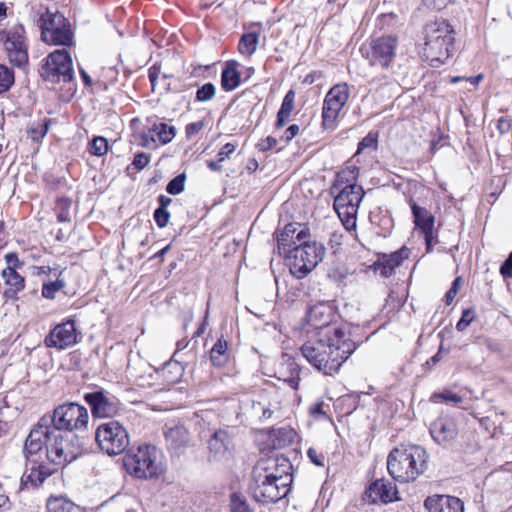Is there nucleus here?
Segmentation results:
<instances>
[{
  "mask_svg": "<svg viewBox=\"0 0 512 512\" xmlns=\"http://www.w3.org/2000/svg\"><path fill=\"white\" fill-rule=\"evenodd\" d=\"M238 63L229 61L221 73V87L225 91H232L240 85V73L237 70Z\"/></svg>",
  "mask_w": 512,
  "mask_h": 512,
  "instance_id": "c756f323",
  "label": "nucleus"
},
{
  "mask_svg": "<svg viewBox=\"0 0 512 512\" xmlns=\"http://www.w3.org/2000/svg\"><path fill=\"white\" fill-rule=\"evenodd\" d=\"M231 445V439L227 431L216 430L208 440L209 460L221 461L228 455V449Z\"/></svg>",
  "mask_w": 512,
  "mask_h": 512,
  "instance_id": "393cba45",
  "label": "nucleus"
},
{
  "mask_svg": "<svg viewBox=\"0 0 512 512\" xmlns=\"http://www.w3.org/2000/svg\"><path fill=\"white\" fill-rule=\"evenodd\" d=\"M355 350V342L339 327L320 332L319 338L308 340L301 347L303 357L318 371L329 376L338 373Z\"/></svg>",
  "mask_w": 512,
  "mask_h": 512,
  "instance_id": "f257e3e1",
  "label": "nucleus"
},
{
  "mask_svg": "<svg viewBox=\"0 0 512 512\" xmlns=\"http://www.w3.org/2000/svg\"><path fill=\"white\" fill-rule=\"evenodd\" d=\"M356 178L353 170H343L337 174L330 189L334 195V209L348 231L356 228V216L365 194L362 186L355 183Z\"/></svg>",
  "mask_w": 512,
  "mask_h": 512,
  "instance_id": "f03ea898",
  "label": "nucleus"
},
{
  "mask_svg": "<svg viewBox=\"0 0 512 512\" xmlns=\"http://www.w3.org/2000/svg\"><path fill=\"white\" fill-rule=\"evenodd\" d=\"M310 413L317 417V416H325V412L323 410V403H317L314 406L311 407Z\"/></svg>",
  "mask_w": 512,
  "mask_h": 512,
  "instance_id": "0e129e2a",
  "label": "nucleus"
},
{
  "mask_svg": "<svg viewBox=\"0 0 512 512\" xmlns=\"http://www.w3.org/2000/svg\"><path fill=\"white\" fill-rule=\"evenodd\" d=\"M52 474L53 470L43 463L32 465L31 468L23 474L21 487L26 489L37 488Z\"/></svg>",
  "mask_w": 512,
  "mask_h": 512,
  "instance_id": "a878e982",
  "label": "nucleus"
},
{
  "mask_svg": "<svg viewBox=\"0 0 512 512\" xmlns=\"http://www.w3.org/2000/svg\"><path fill=\"white\" fill-rule=\"evenodd\" d=\"M64 287L65 283L63 280H56L54 282L46 283L42 287V296L46 299H54L56 293L62 290Z\"/></svg>",
  "mask_w": 512,
  "mask_h": 512,
  "instance_id": "c03bdc74",
  "label": "nucleus"
},
{
  "mask_svg": "<svg viewBox=\"0 0 512 512\" xmlns=\"http://www.w3.org/2000/svg\"><path fill=\"white\" fill-rule=\"evenodd\" d=\"M84 400L90 406L94 418H113L118 416L122 409L118 397L104 389L85 393Z\"/></svg>",
  "mask_w": 512,
  "mask_h": 512,
  "instance_id": "ddd939ff",
  "label": "nucleus"
},
{
  "mask_svg": "<svg viewBox=\"0 0 512 512\" xmlns=\"http://www.w3.org/2000/svg\"><path fill=\"white\" fill-rule=\"evenodd\" d=\"M48 131V122L46 120L33 122L27 128V134L33 141L41 140Z\"/></svg>",
  "mask_w": 512,
  "mask_h": 512,
  "instance_id": "ea45409f",
  "label": "nucleus"
},
{
  "mask_svg": "<svg viewBox=\"0 0 512 512\" xmlns=\"http://www.w3.org/2000/svg\"><path fill=\"white\" fill-rule=\"evenodd\" d=\"M292 469V464L288 458L275 456L260 459L254 466L253 471L261 475H267L273 481H282L283 484L290 486L293 481Z\"/></svg>",
  "mask_w": 512,
  "mask_h": 512,
  "instance_id": "f3484780",
  "label": "nucleus"
},
{
  "mask_svg": "<svg viewBox=\"0 0 512 512\" xmlns=\"http://www.w3.org/2000/svg\"><path fill=\"white\" fill-rule=\"evenodd\" d=\"M324 254L325 247L321 243L307 239L288 250L286 261L291 274L302 279L322 261Z\"/></svg>",
  "mask_w": 512,
  "mask_h": 512,
  "instance_id": "39448f33",
  "label": "nucleus"
},
{
  "mask_svg": "<svg viewBox=\"0 0 512 512\" xmlns=\"http://www.w3.org/2000/svg\"><path fill=\"white\" fill-rule=\"evenodd\" d=\"M300 131V128L297 124H292L290 125L284 132V135L282 136V138L286 141V142H289L290 140H292Z\"/></svg>",
  "mask_w": 512,
  "mask_h": 512,
  "instance_id": "052dcab7",
  "label": "nucleus"
},
{
  "mask_svg": "<svg viewBox=\"0 0 512 512\" xmlns=\"http://www.w3.org/2000/svg\"><path fill=\"white\" fill-rule=\"evenodd\" d=\"M48 420L50 421L48 417L42 416L26 438L23 452L26 459L31 463L35 464L37 462L34 457L43 453L44 448L46 449L45 452L48 450L50 433L53 432V427L48 425Z\"/></svg>",
  "mask_w": 512,
  "mask_h": 512,
  "instance_id": "2eb2a0df",
  "label": "nucleus"
},
{
  "mask_svg": "<svg viewBox=\"0 0 512 512\" xmlns=\"http://www.w3.org/2000/svg\"><path fill=\"white\" fill-rule=\"evenodd\" d=\"M0 40L4 42L8 59L12 64L21 67L27 63L23 25L17 24L8 31L0 32Z\"/></svg>",
  "mask_w": 512,
  "mask_h": 512,
  "instance_id": "dca6fc26",
  "label": "nucleus"
},
{
  "mask_svg": "<svg viewBox=\"0 0 512 512\" xmlns=\"http://www.w3.org/2000/svg\"><path fill=\"white\" fill-rule=\"evenodd\" d=\"M310 237L309 230L299 224H287L283 231L277 236L278 249L282 253H288L299 243L306 241Z\"/></svg>",
  "mask_w": 512,
  "mask_h": 512,
  "instance_id": "4be33fe9",
  "label": "nucleus"
},
{
  "mask_svg": "<svg viewBox=\"0 0 512 512\" xmlns=\"http://www.w3.org/2000/svg\"><path fill=\"white\" fill-rule=\"evenodd\" d=\"M157 447L141 445L137 451L124 458L125 467L137 478H152L157 474Z\"/></svg>",
  "mask_w": 512,
  "mask_h": 512,
  "instance_id": "9d476101",
  "label": "nucleus"
},
{
  "mask_svg": "<svg viewBox=\"0 0 512 512\" xmlns=\"http://www.w3.org/2000/svg\"><path fill=\"white\" fill-rule=\"evenodd\" d=\"M185 181L186 175L184 173L177 175L168 183L166 191L171 195H177L181 193L184 190Z\"/></svg>",
  "mask_w": 512,
  "mask_h": 512,
  "instance_id": "49530a36",
  "label": "nucleus"
},
{
  "mask_svg": "<svg viewBox=\"0 0 512 512\" xmlns=\"http://www.w3.org/2000/svg\"><path fill=\"white\" fill-rule=\"evenodd\" d=\"M378 148V133L370 131L358 144L356 154L365 151L373 152Z\"/></svg>",
  "mask_w": 512,
  "mask_h": 512,
  "instance_id": "58836bf2",
  "label": "nucleus"
},
{
  "mask_svg": "<svg viewBox=\"0 0 512 512\" xmlns=\"http://www.w3.org/2000/svg\"><path fill=\"white\" fill-rule=\"evenodd\" d=\"M497 126H498L500 133L503 134L509 130L510 123L507 120H505L504 118H501V119H499Z\"/></svg>",
  "mask_w": 512,
  "mask_h": 512,
  "instance_id": "774afa93",
  "label": "nucleus"
},
{
  "mask_svg": "<svg viewBox=\"0 0 512 512\" xmlns=\"http://www.w3.org/2000/svg\"><path fill=\"white\" fill-rule=\"evenodd\" d=\"M264 398V396H262ZM279 409V402L275 401L274 403L266 402L265 399L253 401L252 403V412L255 416H257L261 421L267 420L271 418L272 414L275 410Z\"/></svg>",
  "mask_w": 512,
  "mask_h": 512,
  "instance_id": "2f4dec72",
  "label": "nucleus"
},
{
  "mask_svg": "<svg viewBox=\"0 0 512 512\" xmlns=\"http://www.w3.org/2000/svg\"><path fill=\"white\" fill-rule=\"evenodd\" d=\"M259 35L256 32L244 33L240 38L238 49L242 55L251 56L257 49Z\"/></svg>",
  "mask_w": 512,
  "mask_h": 512,
  "instance_id": "c9c22d12",
  "label": "nucleus"
},
{
  "mask_svg": "<svg viewBox=\"0 0 512 512\" xmlns=\"http://www.w3.org/2000/svg\"><path fill=\"white\" fill-rule=\"evenodd\" d=\"M408 256L409 250L406 247H402L398 251L389 255H384L379 262L381 274L386 277L390 276L394 269L400 266L403 260L408 258Z\"/></svg>",
  "mask_w": 512,
  "mask_h": 512,
  "instance_id": "cd10ccee",
  "label": "nucleus"
},
{
  "mask_svg": "<svg viewBox=\"0 0 512 512\" xmlns=\"http://www.w3.org/2000/svg\"><path fill=\"white\" fill-rule=\"evenodd\" d=\"M422 232L424 234L427 251H431L433 241H434L433 230H430L429 232L428 231H422Z\"/></svg>",
  "mask_w": 512,
  "mask_h": 512,
  "instance_id": "69168bd1",
  "label": "nucleus"
},
{
  "mask_svg": "<svg viewBox=\"0 0 512 512\" xmlns=\"http://www.w3.org/2000/svg\"><path fill=\"white\" fill-rule=\"evenodd\" d=\"M336 310L333 302L322 301L309 307L306 312V320L315 329L323 330L334 320Z\"/></svg>",
  "mask_w": 512,
  "mask_h": 512,
  "instance_id": "412c9836",
  "label": "nucleus"
},
{
  "mask_svg": "<svg viewBox=\"0 0 512 512\" xmlns=\"http://www.w3.org/2000/svg\"><path fill=\"white\" fill-rule=\"evenodd\" d=\"M5 260L7 263L6 269L17 270L23 266V262H21L16 253H8L5 255Z\"/></svg>",
  "mask_w": 512,
  "mask_h": 512,
  "instance_id": "864d4df0",
  "label": "nucleus"
},
{
  "mask_svg": "<svg viewBox=\"0 0 512 512\" xmlns=\"http://www.w3.org/2000/svg\"><path fill=\"white\" fill-rule=\"evenodd\" d=\"M460 282H461V278L457 277L453 281L450 289L447 291V293L445 295V301H446L447 305H450L453 302L454 298L457 296Z\"/></svg>",
  "mask_w": 512,
  "mask_h": 512,
  "instance_id": "603ef678",
  "label": "nucleus"
},
{
  "mask_svg": "<svg viewBox=\"0 0 512 512\" xmlns=\"http://www.w3.org/2000/svg\"><path fill=\"white\" fill-rule=\"evenodd\" d=\"M250 490L255 501L262 504H272L287 496L290 486L283 484L282 481H273L267 475L252 471Z\"/></svg>",
  "mask_w": 512,
  "mask_h": 512,
  "instance_id": "f8f14e48",
  "label": "nucleus"
},
{
  "mask_svg": "<svg viewBox=\"0 0 512 512\" xmlns=\"http://www.w3.org/2000/svg\"><path fill=\"white\" fill-rule=\"evenodd\" d=\"M427 467L428 454L420 445L401 444L393 448L387 457L389 474L401 483L415 481Z\"/></svg>",
  "mask_w": 512,
  "mask_h": 512,
  "instance_id": "7ed1b4c3",
  "label": "nucleus"
},
{
  "mask_svg": "<svg viewBox=\"0 0 512 512\" xmlns=\"http://www.w3.org/2000/svg\"><path fill=\"white\" fill-rule=\"evenodd\" d=\"M42 39L54 45L70 46L73 44V32L70 23L61 13L49 11L40 18Z\"/></svg>",
  "mask_w": 512,
  "mask_h": 512,
  "instance_id": "1a4fd4ad",
  "label": "nucleus"
},
{
  "mask_svg": "<svg viewBox=\"0 0 512 512\" xmlns=\"http://www.w3.org/2000/svg\"><path fill=\"white\" fill-rule=\"evenodd\" d=\"M176 135V129L162 123V145L170 142Z\"/></svg>",
  "mask_w": 512,
  "mask_h": 512,
  "instance_id": "6e6d98bb",
  "label": "nucleus"
},
{
  "mask_svg": "<svg viewBox=\"0 0 512 512\" xmlns=\"http://www.w3.org/2000/svg\"><path fill=\"white\" fill-rule=\"evenodd\" d=\"M171 201L172 200L170 198L162 195V227H164L169 221L170 214L166 210V207L171 203Z\"/></svg>",
  "mask_w": 512,
  "mask_h": 512,
  "instance_id": "680f3d73",
  "label": "nucleus"
},
{
  "mask_svg": "<svg viewBox=\"0 0 512 512\" xmlns=\"http://www.w3.org/2000/svg\"><path fill=\"white\" fill-rule=\"evenodd\" d=\"M40 75L47 82L68 84V90H76L72 58L64 48L55 50L47 56L40 68Z\"/></svg>",
  "mask_w": 512,
  "mask_h": 512,
  "instance_id": "0eeeda50",
  "label": "nucleus"
},
{
  "mask_svg": "<svg viewBox=\"0 0 512 512\" xmlns=\"http://www.w3.org/2000/svg\"><path fill=\"white\" fill-rule=\"evenodd\" d=\"M428 512H464L463 502L454 496L434 494L424 500Z\"/></svg>",
  "mask_w": 512,
  "mask_h": 512,
  "instance_id": "b1692460",
  "label": "nucleus"
},
{
  "mask_svg": "<svg viewBox=\"0 0 512 512\" xmlns=\"http://www.w3.org/2000/svg\"><path fill=\"white\" fill-rule=\"evenodd\" d=\"M48 512H79L80 509L63 497H50L47 501Z\"/></svg>",
  "mask_w": 512,
  "mask_h": 512,
  "instance_id": "f704fd0d",
  "label": "nucleus"
},
{
  "mask_svg": "<svg viewBox=\"0 0 512 512\" xmlns=\"http://www.w3.org/2000/svg\"><path fill=\"white\" fill-rule=\"evenodd\" d=\"M149 163V156L146 153H139L134 157V160L132 162V166L137 170L140 171L144 167L147 166Z\"/></svg>",
  "mask_w": 512,
  "mask_h": 512,
  "instance_id": "5fc2aeb1",
  "label": "nucleus"
},
{
  "mask_svg": "<svg viewBox=\"0 0 512 512\" xmlns=\"http://www.w3.org/2000/svg\"><path fill=\"white\" fill-rule=\"evenodd\" d=\"M227 342L223 339H218L210 351V359L214 366L222 367L229 359Z\"/></svg>",
  "mask_w": 512,
  "mask_h": 512,
  "instance_id": "473e14b6",
  "label": "nucleus"
},
{
  "mask_svg": "<svg viewBox=\"0 0 512 512\" xmlns=\"http://www.w3.org/2000/svg\"><path fill=\"white\" fill-rule=\"evenodd\" d=\"M350 96L347 83L334 85L327 92L322 107V126L325 130H334L340 111L346 105Z\"/></svg>",
  "mask_w": 512,
  "mask_h": 512,
  "instance_id": "9b49d317",
  "label": "nucleus"
},
{
  "mask_svg": "<svg viewBox=\"0 0 512 512\" xmlns=\"http://www.w3.org/2000/svg\"><path fill=\"white\" fill-rule=\"evenodd\" d=\"M165 438L168 450L176 455L182 453L189 440L188 431L181 426L169 429V431L165 433Z\"/></svg>",
  "mask_w": 512,
  "mask_h": 512,
  "instance_id": "bb28decb",
  "label": "nucleus"
},
{
  "mask_svg": "<svg viewBox=\"0 0 512 512\" xmlns=\"http://www.w3.org/2000/svg\"><path fill=\"white\" fill-rule=\"evenodd\" d=\"M71 201L67 198H60L56 203L57 219L60 222H67L70 220L69 208Z\"/></svg>",
  "mask_w": 512,
  "mask_h": 512,
  "instance_id": "a18cd8bd",
  "label": "nucleus"
},
{
  "mask_svg": "<svg viewBox=\"0 0 512 512\" xmlns=\"http://www.w3.org/2000/svg\"><path fill=\"white\" fill-rule=\"evenodd\" d=\"M366 496L373 503L378 501L389 503L399 500L396 485L386 479H378L371 483L366 491Z\"/></svg>",
  "mask_w": 512,
  "mask_h": 512,
  "instance_id": "5701e85b",
  "label": "nucleus"
},
{
  "mask_svg": "<svg viewBox=\"0 0 512 512\" xmlns=\"http://www.w3.org/2000/svg\"><path fill=\"white\" fill-rule=\"evenodd\" d=\"M431 437L439 445H447L456 439L458 427L454 418L441 415L435 419L429 428Z\"/></svg>",
  "mask_w": 512,
  "mask_h": 512,
  "instance_id": "aec40b11",
  "label": "nucleus"
},
{
  "mask_svg": "<svg viewBox=\"0 0 512 512\" xmlns=\"http://www.w3.org/2000/svg\"><path fill=\"white\" fill-rule=\"evenodd\" d=\"M47 347L59 350L67 349L77 343L74 321L68 320L55 326L45 338Z\"/></svg>",
  "mask_w": 512,
  "mask_h": 512,
  "instance_id": "6ab92c4d",
  "label": "nucleus"
},
{
  "mask_svg": "<svg viewBox=\"0 0 512 512\" xmlns=\"http://www.w3.org/2000/svg\"><path fill=\"white\" fill-rule=\"evenodd\" d=\"M216 94V87L214 84L208 82L199 87L196 91L195 100L197 102H207L212 100Z\"/></svg>",
  "mask_w": 512,
  "mask_h": 512,
  "instance_id": "79ce46f5",
  "label": "nucleus"
},
{
  "mask_svg": "<svg viewBox=\"0 0 512 512\" xmlns=\"http://www.w3.org/2000/svg\"><path fill=\"white\" fill-rule=\"evenodd\" d=\"M307 456L310 459L312 463H314L316 466L323 467L324 466V460L325 456L323 453L318 452L314 448H309L307 451Z\"/></svg>",
  "mask_w": 512,
  "mask_h": 512,
  "instance_id": "3c124183",
  "label": "nucleus"
},
{
  "mask_svg": "<svg viewBox=\"0 0 512 512\" xmlns=\"http://www.w3.org/2000/svg\"><path fill=\"white\" fill-rule=\"evenodd\" d=\"M473 319H474V313L472 310H470V309L463 310L462 316L456 324V329L458 331H464L470 325V323L473 321Z\"/></svg>",
  "mask_w": 512,
  "mask_h": 512,
  "instance_id": "09e8293b",
  "label": "nucleus"
},
{
  "mask_svg": "<svg viewBox=\"0 0 512 512\" xmlns=\"http://www.w3.org/2000/svg\"><path fill=\"white\" fill-rule=\"evenodd\" d=\"M296 93L294 90L290 89L283 98L281 107L277 112V119L275 123V127L277 129L282 128L287 123L293 109L295 102Z\"/></svg>",
  "mask_w": 512,
  "mask_h": 512,
  "instance_id": "7c9ffc66",
  "label": "nucleus"
},
{
  "mask_svg": "<svg viewBox=\"0 0 512 512\" xmlns=\"http://www.w3.org/2000/svg\"><path fill=\"white\" fill-rule=\"evenodd\" d=\"M95 440L102 452L109 456L122 454L130 444L126 428L118 421H109L99 425Z\"/></svg>",
  "mask_w": 512,
  "mask_h": 512,
  "instance_id": "6e6552de",
  "label": "nucleus"
},
{
  "mask_svg": "<svg viewBox=\"0 0 512 512\" xmlns=\"http://www.w3.org/2000/svg\"><path fill=\"white\" fill-rule=\"evenodd\" d=\"M47 459L58 466H65L79 456V449L62 432L53 429L50 433L48 450L45 452Z\"/></svg>",
  "mask_w": 512,
  "mask_h": 512,
  "instance_id": "4468645a",
  "label": "nucleus"
},
{
  "mask_svg": "<svg viewBox=\"0 0 512 512\" xmlns=\"http://www.w3.org/2000/svg\"><path fill=\"white\" fill-rule=\"evenodd\" d=\"M235 149L236 146L234 144L226 143L217 154L218 162H223L225 159L229 158Z\"/></svg>",
  "mask_w": 512,
  "mask_h": 512,
  "instance_id": "13d9d810",
  "label": "nucleus"
},
{
  "mask_svg": "<svg viewBox=\"0 0 512 512\" xmlns=\"http://www.w3.org/2000/svg\"><path fill=\"white\" fill-rule=\"evenodd\" d=\"M2 276L5 280V283L10 286L11 289H13L14 293L24 289V278L16 270L4 269Z\"/></svg>",
  "mask_w": 512,
  "mask_h": 512,
  "instance_id": "e433bc0d",
  "label": "nucleus"
},
{
  "mask_svg": "<svg viewBox=\"0 0 512 512\" xmlns=\"http://www.w3.org/2000/svg\"><path fill=\"white\" fill-rule=\"evenodd\" d=\"M14 83V73L7 66L0 64V94L9 90Z\"/></svg>",
  "mask_w": 512,
  "mask_h": 512,
  "instance_id": "37998d69",
  "label": "nucleus"
},
{
  "mask_svg": "<svg viewBox=\"0 0 512 512\" xmlns=\"http://www.w3.org/2000/svg\"><path fill=\"white\" fill-rule=\"evenodd\" d=\"M398 39L388 35L371 41L366 57L372 66L388 68L396 56Z\"/></svg>",
  "mask_w": 512,
  "mask_h": 512,
  "instance_id": "a211bd4d",
  "label": "nucleus"
},
{
  "mask_svg": "<svg viewBox=\"0 0 512 512\" xmlns=\"http://www.w3.org/2000/svg\"><path fill=\"white\" fill-rule=\"evenodd\" d=\"M423 55L433 67L444 64L454 50L455 31L446 20L426 25Z\"/></svg>",
  "mask_w": 512,
  "mask_h": 512,
  "instance_id": "20e7f679",
  "label": "nucleus"
},
{
  "mask_svg": "<svg viewBox=\"0 0 512 512\" xmlns=\"http://www.w3.org/2000/svg\"><path fill=\"white\" fill-rule=\"evenodd\" d=\"M431 400L434 402L444 401L457 404L462 401V397L456 393L446 390L440 393H434Z\"/></svg>",
  "mask_w": 512,
  "mask_h": 512,
  "instance_id": "de8ad7c7",
  "label": "nucleus"
},
{
  "mask_svg": "<svg viewBox=\"0 0 512 512\" xmlns=\"http://www.w3.org/2000/svg\"><path fill=\"white\" fill-rule=\"evenodd\" d=\"M109 150V145L107 139L102 136H96L92 139L89 144V152L92 155L101 157L107 154Z\"/></svg>",
  "mask_w": 512,
  "mask_h": 512,
  "instance_id": "a19ab883",
  "label": "nucleus"
},
{
  "mask_svg": "<svg viewBox=\"0 0 512 512\" xmlns=\"http://www.w3.org/2000/svg\"><path fill=\"white\" fill-rule=\"evenodd\" d=\"M48 417V425H51L57 432L67 431L76 432L84 431L89 424V413L85 406L76 402H68L58 405L52 415H44Z\"/></svg>",
  "mask_w": 512,
  "mask_h": 512,
  "instance_id": "423d86ee",
  "label": "nucleus"
},
{
  "mask_svg": "<svg viewBox=\"0 0 512 512\" xmlns=\"http://www.w3.org/2000/svg\"><path fill=\"white\" fill-rule=\"evenodd\" d=\"M276 145L277 139L272 136H268L265 139H261L257 144V147L260 151H268L273 149Z\"/></svg>",
  "mask_w": 512,
  "mask_h": 512,
  "instance_id": "4d7b16f0",
  "label": "nucleus"
},
{
  "mask_svg": "<svg viewBox=\"0 0 512 512\" xmlns=\"http://www.w3.org/2000/svg\"><path fill=\"white\" fill-rule=\"evenodd\" d=\"M11 507L9 498L5 495H0V512L8 511Z\"/></svg>",
  "mask_w": 512,
  "mask_h": 512,
  "instance_id": "338daca9",
  "label": "nucleus"
},
{
  "mask_svg": "<svg viewBox=\"0 0 512 512\" xmlns=\"http://www.w3.org/2000/svg\"><path fill=\"white\" fill-rule=\"evenodd\" d=\"M160 140V130H158L156 123L152 124L148 132L141 134L140 145L148 148L156 149L158 147L157 142Z\"/></svg>",
  "mask_w": 512,
  "mask_h": 512,
  "instance_id": "4c0bfd02",
  "label": "nucleus"
},
{
  "mask_svg": "<svg viewBox=\"0 0 512 512\" xmlns=\"http://www.w3.org/2000/svg\"><path fill=\"white\" fill-rule=\"evenodd\" d=\"M205 127L204 121H197L189 123L186 126L185 133L188 139L193 138L196 134H198Z\"/></svg>",
  "mask_w": 512,
  "mask_h": 512,
  "instance_id": "8fccbe9b",
  "label": "nucleus"
},
{
  "mask_svg": "<svg viewBox=\"0 0 512 512\" xmlns=\"http://www.w3.org/2000/svg\"><path fill=\"white\" fill-rule=\"evenodd\" d=\"M149 79L151 82L152 89L154 90L158 81V68L154 65L149 70Z\"/></svg>",
  "mask_w": 512,
  "mask_h": 512,
  "instance_id": "e2e57ef3",
  "label": "nucleus"
},
{
  "mask_svg": "<svg viewBox=\"0 0 512 512\" xmlns=\"http://www.w3.org/2000/svg\"><path fill=\"white\" fill-rule=\"evenodd\" d=\"M409 204L414 217V223L416 227L421 231H430L434 229V216L426 208L420 207L412 199L409 200Z\"/></svg>",
  "mask_w": 512,
  "mask_h": 512,
  "instance_id": "c85d7f7f",
  "label": "nucleus"
},
{
  "mask_svg": "<svg viewBox=\"0 0 512 512\" xmlns=\"http://www.w3.org/2000/svg\"><path fill=\"white\" fill-rule=\"evenodd\" d=\"M500 273L504 278L512 277V252L500 267Z\"/></svg>",
  "mask_w": 512,
  "mask_h": 512,
  "instance_id": "bf43d9fd",
  "label": "nucleus"
},
{
  "mask_svg": "<svg viewBox=\"0 0 512 512\" xmlns=\"http://www.w3.org/2000/svg\"><path fill=\"white\" fill-rule=\"evenodd\" d=\"M184 368L177 361H168L162 365V377L168 384L177 383L183 375Z\"/></svg>",
  "mask_w": 512,
  "mask_h": 512,
  "instance_id": "72a5a7b5",
  "label": "nucleus"
}]
</instances>
